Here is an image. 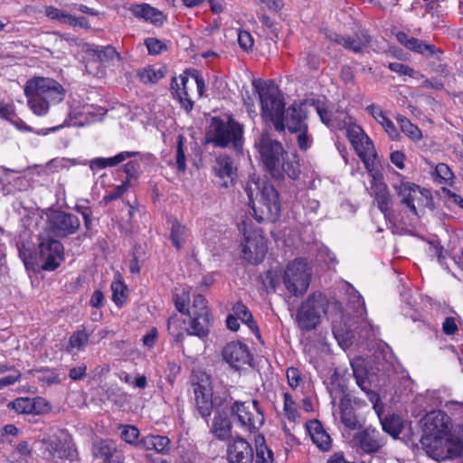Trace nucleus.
<instances>
[{
    "mask_svg": "<svg viewBox=\"0 0 463 463\" xmlns=\"http://www.w3.org/2000/svg\"><path fill=\"white\" fill-rule=\"evenodd\" d=\"M260 160L273 179L281 181L288 176L297 180L300 174L299 158L297 153H288L282 144L273 138L269 131H263L255 141Z\"/></svg>",
    "mask_w": 463,
    "mask_h": 463,
    "instance_id": "nucleus-1",
    "label": "nucleus"
},
{
    "mask_svg": "<svg viewBox=\"0 0 463 463\" xmlns=\"http://www.w3.org/2000/svg\"><path fill=\"white\" fill-rule=\"evenodd\" d=\"M27 104L32 112L44 116L52 105L61 102L66 95L63 86L57 80L46 77L29 79L24 89Z\"/></svg>",
    "mask_w": 463,
    "mask_h": 463,
    "instance_id": "nucleus-2",
    "label": "nucleus"
},
{
    "mask_svg": "<svg viewBox=\"0 0 463 463\" xmlns=\"http://www.w3.org/2000/svg\"><path fill=\"white\" fill-rule=\"evenodd\" d=\"M245 192L250 203L252 202L255 192L260 195V213L254 206L250 212L259 222L277 221L280 214L279 194L269 180L252 177L247 182Z\"/></svg>",
    "mask_w": 463,
    "mask_h": 463,
    "instance_id": "nucleus-3",
    "label": "nucleus"
},
{
    "mask_svg": "<svg viewBox=\"0 0 463 463\" xmlns=\"http://www.w3.org/2000/svg\"><path fill=\"white\" fill-rule=\"evenodd\" d=\"M252 85L259 95L262 119L271 122L278 132H284L285 102L278 87L260 80H254Z\"/></svg>",
    "mask_w": 463,
    "mask_h": 463,
    "instance_id": "nucleus-4",
    "label": "nucleus"
},
{
    "mask_svg": "<svg viewBox=\"0 0 463 463\" xmlns=\"http://www.w3.org/2000/svg\"><path fill=\"white\" fill-rule=\"evenodd\" d=\"M458 434L449 436H421L420 443L426 454L436 461L458 458L463 455V426L458 425Z\"/></svg>",
    "mask_w": 463,
    "mask_h": 463,
    "instance_id": "nucleus-5",
    "label": "nucleus"
},
{
    "mask_svg": "<svg viewBox=\"0 0 463 463\" xmlns=\"http://www.w3.org/2000/svg\"><path fill=\"white\" fill-rule=\"evenodd\" d=\"M207 142L217 147L232 146L235 150H241L243 145V127L232 116L226 119L213 117L207 131Z\"/></svg>",
    "mask_w": 463,
    "mask_h": 463,
    "instance_id": "nucleus-6",
    "label": "nucleus"
},
{
    "mask_svg": "<svg viewBox=\"0 0 463 463\" xmlns=\"http://www.w3.org/2000/svg\"><path fill=\"white\" fill-rule=\"evenodd\" d=\"M63 245L48 232L41 233L38 237V247L35 255L30 259H24V264L37 265L43 270H55L63 260Z\"/></svg>",
    "mask_w": 463,
    "mask_h": 463,
    "instance_id": "nucleus-7",
    "label": "nucleus"
},
{
    "mask_svg": "<svg viewBox=\"0 0 463 463\" xmlns=\"http://www.w3.org/2000/svg\"><path fill=\"white\" fill-rule=\"evenodd\" d=\"M328 299L326 295L313 293L302 302L297 311L296 321L301 330L311 331L320 323L321 317L326 313Z\"/></svg>",
    "mask_w": 463,
    "mask_h": 463,
    "instance_id": "nucleus-8",
    "label": "nucleus"
},
{
    "mask_svg": "<svg viewBox=\"0 0 463 463\" xmlns=\"http://www.w3.org/2000/svg\"><path fill=\"white\" fill-rule=\"evenodd\" d=\"M347 137L370 175L375 177L379 174L380 162L370 137L360 126H351Z\"/></svg>",
    "mask_w": 463,
    "mask_h": 463,
    "instance_id": "nucleus-9",
    "label": "nucleus"
},
{
    "mask_svg": "<svg viewBox=\"0 0 463 463\" xmlns=\"http://www.w3.org/2000/svg\"><path fill=\"white\" fill-rule=\"evenodd\" d=\"M312 269L305 259L298 258L289 262L283 275L287 290L295 297L304 295L310 284Z\"/></svg>",
    "mask_w": 463,
    "mask_h": 463,
    "instance_id": "nucleus-10",
    "label": "nucleus"
},
{
    "mask_svg": "<svg viewBox=\"0 0 463 463\" xmlns=\"http://www.w3.org/2000/svg\"><path fill=\"white\" fill-rule=\"evenodd\" d=\"M240 230L243 232L245 237L241 244L242 258L251 264L260 263L268 251L266 239L259 231L248 232L245 222H241Z\"/></svg>",
    "mask_w": 463,
    "mask_h": 463,
    "instance_id": "nucleus-11",
    "label": "nucleus"
},
{
    "mask_svg": "<svg viewBox=\"0 0 463 463\" xmlns=\"http://www.w3.org/2000/svg\"><path fill=\"white\" fill-rule=\"evenodd\" d=\"M232 414L250 432L259 430L264 423V416L257 401L235 402L232 406Z\"/></svg>",
    "mask_w": 463,
    "mask_h": 463,
    "instance_id": "nucleus-12",
    "label": "nucleus"
},
{
    "mask_svg": "<svg viewBox=\"0 0 463 463\" xmlns=\"http://www.w3.org/2000/svg\"><path fill=\"white\" fill-rule=\"evenodd\" d=\"M48 229L45 232L55 237L65 238L75 234L80 226V219L63 211H52L47 216Z\"/></svg>",
    "mask_w": 463,
    "mask_h": 463,
    "instance_id": "nucleus-13",
    "label": "nucleus"
},
{
    "mask_svg": "<svg viewBox=\"0 0 463 463\" xmlns=\"http://www.w3.org/2000/svg\"><path fill=\"white\" fill-rule=\"evenodd\" d=\"M193 389L198 412L203 418L210 416L213 410V387L211 378L199 372L193 376Z\"/></svg>",
    "mask_w": 463,
    "mask_h": 463,
    "instance_id": "nucleus-14",
    "label": "nucleus"
},
{
    "mask_svg": "<svg viewBox=\"0 0 463 463\" xmlns=\"http://www.w3.org/2000/svg\"><path fill=\"white\" fill-rule=\"evenodd\" d=\"M420 422L422 436H449L456 431V428L452 430L450 417L439 410L430 411L421 419Z\"/></svg>",
    "mask_w": 463,
    "mask_h": 463,
    "instance_id": "nucleus-15",
    "label": "nucleus"
},
{
    "mask_svg": "<svg viewBox=\"0 0 463 463\" xmlns=\"http://www.w3.org/2000/svg\"><path fill=\"white\" fill-rule=\"evenodd\" d=\"M351 446L366 454L377 453L385 445V439L372 426L359 430L350 439Z\"/></svg>",
    "mask_w": 463,
    "mask_h": 463,
    "instance_id": "nucleus-16",
    "label": "nucleus"
},
{
    "mask_svg": "<svg viewBox=\"0 0 463 463\" xmlns=\"http://www.w3.org/2000/svg\"><path fill=\"white\" fill-rule=\"evenodd\" d=\"M394 188L401 198L402 203L405 204L414 215H418L417 206L427 205L430 199L427 190L421 189L413 183H401L395 185Z\"/></svg>",
    "mask_w": 463,
    "mask_h": 463,
    "instance_id": "nucleus-17",
    "label": "nucleus"
},
{
    "mask_svg": "<svg viewBox=\"0 0 463 463\" xmlns=\"http://www.w3.org/2000/svg\"><path fill=\"white\" fill-rule=\"evenodd\" d=\"M222 359L235 371L250 365L253 360L252 354L249 346L240 341H232L228 343L222 352Z\"/></svg>",
    "mask_w": 463,
    "mask_h": 463,
    "instance_id": "nucleus-18",
    "label": "nucleus"
},
{
    "mask_svg": "<svg viewBox=\"0 0 463 463\" xmlns=\"http://www.w3.org/2000/svg\"><path fill=\"white\" fill-rule=\"evenodd\" d=\"M313 105L318 114L321 121L332 129L346 130V136H348V129L351 126H357L352 122L351 117L344 110H336L331 112L327 110L324 106L320 105L319 102L312 101Z\"/></svg>",
    "mask_w": 463,
    "mask_h": 463,
    "instance_id": "nucleus-19",
    "label": "nucleus"
},
{
    "mask_svg": "<svg viewBox=\"0 0 463 463\" xmlns=\"http://www.w3.org/2000/svg\"><path fill=\"white\" fill-rule=\"evenodd\" d=\"M82 51L105 66L121 67L123 65V58L111 45L99 46L84 43Z\"/></svg>",
    "mask_w": 463,
    "mask_h": 463,
    "instance_id": "nucleus-20",
    "label": "nucleus"
},
{
    "mask_svg": "<svg viewBox=\"0 0 463 463\" xmlns=\"http://www.w3.org/2000/svg\"><path fill=\"white\" fill-rule=\"evenodd\" d=\"M227 459L229 463H253V449L245 439L233 438L227 445Z\"/></svg>",
    "mask_w": 463,
    "mask_h": 463,
    "instance_id": "nucleus-21",
    "label": "nucleus"
},
{
    "mask_svg": "<svg viewBox=\"0 0 463 463\" xmlns=\"http://www.w3.org/2000/svg\"><path fill=\"white\" fill-rule=\"evenodd\" d=\"M75 454L76 449L71 440L53 439L46 442L44 456L49 460L72 459Z\"/></svg>",
    "mask_w": 463,
    "mask_h": 463,
    "instance_id": "nucleus-22",
    "label": "nucleus"
},
{
    "mask_svg": "<svg viewBox=\"0 0 463 463\" xmlns=\"http://www.w3.org/2000/svg\"><path fill=\"white\" fill-rule=\"evenodd\" d=\"M307 105V101L301 103L294 102L285 110L284 124L289 132L301 131L305 127H307L305 123L307 113L306 109Z\"/></svg>",
    "mask_w": 463,
    "mask_h": 463,
    "instance_id": "nucleus-23",
    "label": "nucleus"
},
{
    "mask_svg": "<svg viewBox=\"0 0 463 463\" xmlns=\"http://www.w3.org/2000/svg\"><path fill=\"white\" fill-rule=\"evenodd\" d=\"M129 11L136 18L143 19L155 27L163 26L167 19L163 11L146 3L132 5Z\"/></svg>",
    "mask_w": 463,
    "mask_h": 463,
    "instance_id": "nucleus-24",
    "label": "nucleus"
},
{
    "mask_svg": "<svg viewBox=\"0 0 463 463\" xmlns=\"http://www.w3.org/2000/svg\"><path fill=\"white\" fill-rule=\"evenodd\" d=\"M213 169L214 175L222 180L221 185L226 188L233 184L237 176V168L232 159L226 155L216 157Z\"/></svg>",
    "mask_w": 463,
    "mask_h": 463,
    "instance_id": "nucleus-25",
    "label": "nucleus"
},
{
    "mask_svg": "<svg viewBox=\"0 0 463 463\" xmlns=\"http://www.w3.org/2000/svg\"><path fill=\"white\" fill-rule=\"evenodd\" d=\"M398 42L405 48L426 57H431L439 51L433 45L426 43L412 36H409L404 31H399L396 34Z\"/></svg>",
    "mask_w": 463,
    "mask_h": 463,
    "instance_id": "nucleus-26",
    "label": "nucleus"
},
{
    "mask_svg": "<svg viewBox=\"0 0 463 463\" xmlns=\"http://www.w3.org/2000/svg\"><path fill=\"white\" fill-rule=\"evenodd\" d=\"M328 32L329 33L326 34V37L355 52H360L370 41L369 35H367L364 31L356 32L352 36L348 37H339L335 31Z\"/></svg>",
    "mask_w": 463,
    "mask_h": 463,
    "instance_id": "nucleus-27",
    "label": "nucleus"
},
{
    "mask_svg": "<svg viewBox=\"0 0 463 463\" xmlns=\"http://www.w3.org/2000/svg\"><path fill=\"white\" fill-rule=\"evenodd\" d=\"M45 15L52 19L61 23L62 24L69 25L71 27H80L88 28L90 26L88 20L83 16H74L65 11L49 5L45 7Z\"/></svg>",
    "mask_w": 463,
    "mask_h": 463,
    "instance_id": "nucleus-28",
    "label": "nucleus"
},
{
    "mask_svg": "<svg viewBox=\"0 0 463 463\" xmlns=\"http://www.w3.org/2000/svg\"><path fill=\"white\" fill-rule=\"evenodd\" d=\"M306 429L314 444L321 450L327 451L331 449L332 439L326 431L321 422L317 420H309L306 423Z\"/></svg>",
    "mask_w": 463,
    "mask_h": 463,
    "instance_id": "nucleus-29",
    "label": "nucleus"
},
{
    "mask_svg": "<svg viewBox=\"0 0 463 463\" xmlns=\"http://www.w3.org/2000/svg\"><path fill=\"white\" fill-rule=\"evenodd\" d=\"M93 455L96 458H99L103 463H111L118 460H124L121 450L118 449L112 440L103 439L94 446Z\"/></svg>",
    "mask_w": 463,
    "mask_h": 463,
    "instance_id": "nucleus-30",
    "label": "nucleus"
},
{
    "mask_svg": "<svg viewBox=\"0 0 463 463\" xmlns=\"http://www.w3.org/2000/svg\"><path fill=\"white\" fill-rule=\"evenodd\" d=\"M339 413L340 420L344 426L349 430H359L362 428L363 423L360 421L358 417L356 416L352 400L349 394H345L339 402Z\"/></svg>",
    "mask_w": 463,
    "mask_h": 463,
    "instance_id": "nucleus-31",
    "label": "nucleus"
},
{
    "mask_svg": "<svg viewBox=\"0 0 463 463\" xmlns=\"http://www.w3.org/2000/svg\"><path fill=\"white\" fill-rule=\"evenodd\" d=\"M380 173L373 177L372 190L377 207L383 213H386L390 208L391 195L387 185L380 180Z\"/></svg>",
    "mask_w": 463,
    "mask_h": 463,
    "instance_id": "nucleus-32",
    "label": "nucleus"
},
{
    "mask_svg": "<svg viewBox=\"0 0 463 463\" xmlns=\"http://www.w3.org/2000/svg\"><path fill=\"white\" fill-rule=\"evenodd\" d=\"M171 441L166 436L147 435L137 443V448L145 450H155L157 453L166 454L170 450Z\"/></svg>",
    "mask_w": 463,
    "mask_h": 463,
    "instance_id": "nucleus-33",
    "label": "nucleus"
},
{
    "mask_svg": "<svg viewBox=\"0 0 463 463\" xmlns=\"http://www.w3.org/2000/svg\"><path fill=\"white\" fill-rule=\"evenodd\" d=\"M140 156L139 152L136 151H123L111 157H97L90 162V168L92 171H98L106 167L116 166L128 158Z\"/></svg>",
    "mask_w": 463,
    "mask_h": 463,
    "instance_id": "nucleus-34",
    "label": "nucleus"
},
{
    "mask_svg": "<svg viewBox=\"0 0 463 463\" xmlns=\"http://www.w3.org/2000/svg\"><path fill=\"white\" fill-rule=\"evenodd\" d=\"M232 422L226 413L218 412L214 415L210 430L220 439L226 440L232 437Z\"/></svg>",
    "mask_w": 463,
    "mask_h": 463,
    "instance_id": "nucleus-35",
    "label": "nucleus"
},
{
    "mask_svg": "<svg viewBox=\"0 0 463 463\" xmlns=\"http://www.w3.org/2000/svg\"><path fill=\"white\" fill-rule=\"evenodd\" d=\"M189 318V326L185 329L187 335H195L199 338H204L209 335L213 321V317L193 316Z\"/></svg>",
    "mask_w": 463,
    "mask_h": 463,
    "instance_id": "nucleus-36",
    "label": "nucleus"
},
{
    "mask_svg": "<svg viewBox=\"0 0 463 463\" xmlns=\"http://www.w3.org/2000/svg\"><path fill=\"white\" fill-rule=\"evenodd\" d=\"M366 111L382 125L392 139H397L399 137V132L397 131L393 122L386 116L385 112L379 106L371 104L366 107Z\"/></svg>",
    "mask_w": 463,
    "mask_h": 463,
    "instance_id": "nucleus-37",
    "label": "nucleus"
},
{
    "mask_svg": "<svg viewBox=\"0 0 463 463\" xmlns=\"http://www.w3.org/2000/svg\"><path fill=\"white\" fill-rule=\"evenodd\" d=\"M182 88L179 87L176 78L172 79L171 89L175 91V94L179 99V102L185 111L190 112L194 108V101L189 98L186 84L188 79L185 76L180 77Z\"/></svg>",
    "mask_w": 463,
    "mask_h": 463,
    "instance_id": "nucleus-38",
    "label": "nucleus"
},
{
    "mask_svg": "<svg viewBox=\"0 0 463 463\" xmlns=\"http://www.w3.org/2000/svg\"><path fill=\"white\" fill-rule=\"evenodd\" d=\"M0 118L9 121L19 130L31 131V128L16 115L14 105L12 103L0 101Z\"/></svg>",
    "mask_w": 463,
    "mask_h": 463,
    "instance_id": "nucleus-39",
    "label": "nucleus"
},
{
    "mask_svg": "<svg viewBox=\"0 0 463 463\" xmlns=\"http://www.w3.org/2000/svg\"><path fill=\"white\" fill-rule=\"evenodd\" d=\"M380 421L383 430L394 439H396L403 430L402 419L398 415H387L380 419Z\"/></svg>",
    "mask_w": 463,
    "mask_h": 463,
    "instance_id": "nucleus-40",
    "label": "nucleus"
},
{
    "mask_svg": "<svg viewBox=\"0 0 463 463\" xmlns=\"http://www.w3.org/2000/svg\"><path fill=\"white\" fill-rule=\"evenodd\" d=\"M232 314H234L241 322L245 323L249 328L257 335H260L257 323L252 317L249 308L241 302H237L232 307Z\"/></svg>",
    "mask_w": 463,
    "mask_h": 463,
    "instance_id": "nucleus-41",
    "label": "nucleus"
},
{
    "mask_svg": "<svg viewBox=\"0 0 463 463\" xmlns=\"http://www.w3.org/2000/svg\"><path fill=\"white\" fill-rule=\"evenodd\" d=\"M256 463H273V452L266 445L263 435L255 437Z\"/></svg>",
    "mask_w": 463,
    "mask_h": 463,
    "instance_id": "nucleus-42",
    "label": "nucleus"
},
{
    "mask_svg": "<svg viewBox=\"0 0 463 463\" xmlns=\"http://www.w3.org/2000/svg\"><path fill=\"white\" fill-rule=\"evenodd\" d=\"M438 5L436 0H425L426 14L424 17L430 18L432 26L442 29L448 25L446 24L443 15H440L437 11Z\"/></svg>",
    "mask_w": 463,
    "mask_h": 463,
    "instance_id": "nucleus-43",
    "label": "nucleus"
},
{
    "mask_svg": "<svg viewBox=\"0 0 463 463\" xmlns=\"http://www.w3.org/2000/svg\"><path fill=\"white\" fill-rule=\"evenodd\" d=\"M137 77L145 84H154L165 77V70L155 66H147L137 72Z\"/></svg>",
    "mask_w": 463,
    "mask_h": 463,
    "instance_id": "nucleus-44",
    "label": "nucleus"
},
{
    "mask_svg": "<svg viewBox=\"0 0 463 463\" xmlns=\"http://www.w3.org/2000/svg\"><path fill=\"white\" fill-rule=\"evenodd\" d=\"M397 123L401 130L413 141H419L422 137L420 129L411 122L406 117L398 115L396 117Z\"/></svg>",
    "mask_w": 463,
    "mask_h": 463,
    "instance_id": "nucleus-45",
    "label": "nucleus"
},
{
    "mask_svg": "<svg viewBox=\"0 0 463 463\" xmlns=\"http://www.w3.org/2000/svg\"><path fill=\"white\" fill-rule=\"evenodd\" d=\"M187 316L213 317L208 307L207 300L203 295L197 294L194 297L193 304L189 307Z\"/></svg>",
    "mask_w": 463,
    "mask_h": 463,
    "instance_id": "nucleus-46",
    "label": "nucleus"
},
{
    "mask_svg": "<svg viewBox=\"0 0 463 463\" xmlns=\"http://www.w3.org/2000/svg\"><path fill=\"white\" fill-rule=\"evenodd\" d=\"M184 320L181 319L177 315H173L168 318L167 329L176 343H182L184 339Z\"/></svg>",
    "mask_w": 463,
    "mask_h": 463,
    "instance_id": "nucleus-47",
    "label": "nucleus"
},
{
    "mask_svg": "<svg viewBox=\"0 0 463 463\" xmlns=\"http://www.w3.org/2000/svg\"><path fill=\"white\" fill-rule=\"evenodd\" d=\"M187 237V229L176 220L173 221L171 228V241L176 249H181Z\"/></svg>",
    "mask_w": 463,
    "mask_h": 463,
    "instance_id": "nucleus-48",
    "label": "nucleus"
},
{
    "mask_svg": "<svg viewBox=\"0 0 463 463\" xmlns=\"http://www.w3.org/2000/svg\"><path fill=\"white\" fill-rule=\"evenodd\" d=\"M90 334L87 333L85 329L78 330L74 332L69 339L68 349L69 350H82L89 344Z\"/></svg>",
    "mask_w": 463,
    "mask_h": 463,
    "instance_id": "nucleus-49",
    "label": "nucleus"
},
{
    "mask_svg": "<svg viewBox=\"0 0 463 463\" xmlns=\"http://www.w3.org/2000/svg\"><path fill=\"white\" fill-rule=\"evenodd\" d=\"M9 408H12L18 413L24 414H33V405L32 403V398L20 397L8 404Z\"/></svg>",
    "mask_w": 463,
    "mask_h": 463,
    "instance_id": "nucleus-50",
    "label": "nucleus"
},
{
    "mask_svg": "<svg viewBox=\"0 0 463 463\" xmlns=\"http://www.w3.org/2000/svg\"><path fill=\"white\" fill-rule=\"evenodd\" d=\"M283 410L286 417L289 421H296L299 418V414L295 401L293 400L292 396L288 392H285L283 394Z\"/></svg>",
    "mask_w": 463,
    "mask_h": 463,
    "instance_id": "nucleus-51",
    "label": "nucleus"
},
{
    "mask_svg": "<svg viewBox=\"0 0 463 463\" xmlns=\"http://www.w3.org/2000/svg\"><path fill=\"white\" fill-rule=\"evenodd\" d=\"M112 299L117 306L120 307L126 300V286L118 280L111 283Z\"/></svg>",
    "mask_w": 463,
    "mask_h": 463,
    "instance_id": "nucleus-52",
    "label": "nucleus"
},
{
    "mask_svg": "<svg viewBox=\"0 0 463 463\" xmlns=\"http://www.w3.org/2000/svg\"><path fill=\"white\" fill-rule=\"evenodd\" d=\"M120 436L127 443L137 448L139 430L137 427L133 425L123 426Z\"/></svg>",
    "mask_w": 463,
    "mask_h": 463,
    "instance_id": "nucleus-53",
    "label": "nucleus"
},
{
    "mask_svg": "<svg viewBox=\"0 0 463 463\" xmlns=\"http://www.w3.org/2000/svg\"><path fill=\"white\" fill-rule=\"evenodd\" d=\"M145 44L148 53L151 55H158L167 50L166 43L156 38L146 39Z\"/></svg>",
    "mask_w": 463,
    "mask_h": 463,
    "instance_id": "nucleus-54",
    "label": "nucleus"
},
{
    "mask_svg": "<svg viewBox=\"0 0 463 463\" xmlns=\"http://www.w3.org/2000/svg\"><path fill=\"white\" fill-rule=\"evenodd\" d=\"M437 178L442 183H447L453 179L454 175L448 165L440 163L435 168Z\"/></svg>",
    "mask_w": 463,
    "mask_h": 463,
    "instance_id": "nucleus-55",
    "label": "nucleus"
},
{
    "mask_svg": "<svg viewBox=\"0 0 463 463\" xmlns=\"http://www.w3.org/2000/svg\"><path fill=\"white\" fill-rule=\"evenodd\" d=\"M238 43L245 51H249L252 48L254 40L250 31H237Z\"/></svg>",
    "mask_w": 463,
    "mask_h": 463,
    "instance_id": "nucleus-56",
    "label": "nucleus"
},
{
    "mask_svg": "<svg viewBox=\"0 0 463 463\" xmlns=\"http://www.w3.org/2000/svg\"><path fill=\"white\" fill-rule=\"evenodd\" d=\"M74 209L77 213H79L82 216V218L84 220V226H85L86 230L87 231L91 230V228H92V210L90 209V207L86 206V205L77 204Z\"/></svg>",
    "mask_w": 463,
    "mask_h": 463,
    "instance_id": "nucleus-57",
    "label": "nucleus"
},
{
    "mask_svg": "<svg viewBox=\"0 0 463 463\" xmlns=\"http://www.w3.org/2000/svg\"><path fill=\"white\" fill-rule=\"evenodd\" d=\"M184 137L182 136H178L177 146H176V165L177 168L180 171H184L186 169V159L184 152Z\"/></svg>",
    "mask_w": 463,
    "mask_h": 463,
    "instance_id": "nucleus-58",
    "label": "nucleus"
},
{
    "mask_svg": "<svg viewBox=\"0 0 463 463\" xmlns=\"http://www.w3.org/2000/svg\"><path fill=\"white\" fill-rule=\"evenodd\" d=\"M175 308L183 315H187L189 311L188 302L189 296L186 293L182 295H175L174 298Z\"/></svg>",
    "mask_w": 463,
    "mask_h": 463,
    "instance_id": "nucleus-59",
    "label": "nucleus"
},
{
    "mask_svg": "<svg viewBox=\"0 0 463 463\" xmlns=\"http://www.w3.org/2000/svg\"><path fill=\"white\" fill-rule=\"evenodd\" d=\"M279 279L280 278L276 271L268 270L262 279V282L267 288L275 290L279 283Z\"/></svg>",
    "mask_w": 463,
    "mask_h": 463,
    "instance_id": "nucleus-60",
    "label": "nucleus"
},
{
    "mask_svg": "<svg viewBox=\"0 0 463 463\" xmlns=\"http://www.w3.org/2000/svg\"><path fill=\"white\" fill-rule=\"evenodd\" d=\"M287 379L289 386L296 389L302 381L301 373L298 368L290 367L287 370Z\"/></svg>",
    "mask_w": 463,
    "mask_h": 463,
    "instance_id": "nucleus-61",
    "label": "nucleus"
},
{
    "mask_svg": "<svg viewBox=\"0 0 463 463\" xmlns=\"http://www.w3.org/2000/svg\"><path fill=\"white\" fill-rule=\"evenodd\" d=\"M128 189V184L124 183L115 187L113 191H110L104 196V201L109 203L120 198Z\"/></svg>",
    "mask_w": 463,
    "mask_h": 463,
    "instance_id": "nucleus-62",
    "label": "nucleus"
},
{
    "mask_svg": "<svg viewBox=\"0 0 463 463\" xmlns=\"http://www.w3.org/2000/svg\"><path fill=\"white\" fill-rule=\"evenodd\" d=\"M388 68L392 71L397 72L400 75H408L411 77L415 73V71L412 68L400 62H391L389 63Z\"/></svg>",
    "mask_w": 463,
    "mask_h": 463,
    "instance_id": "nucleus-63",
    "label": "nucleus"
},
{
    "mask_svg": "<svg viewBox=\"0 0 463 463\" xmlns=\"http://www.w3.org/2000/svg\"><path fill=\"white\" fill-rule=\"evenodd\" d=\"M139 163L137 161H129L124 165V172L126 173L128 179L137 178L139 174Z\"/></svg>",
    "mask_w": 463,
    "mask_h": 463,
    "instance_id": "nucleus-64",
    "label": "nucleus"
}]
</instances>
